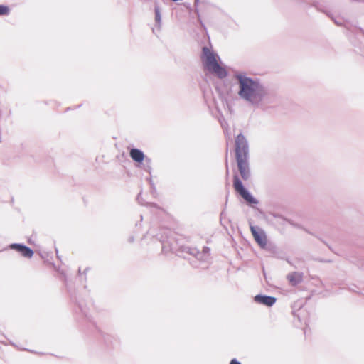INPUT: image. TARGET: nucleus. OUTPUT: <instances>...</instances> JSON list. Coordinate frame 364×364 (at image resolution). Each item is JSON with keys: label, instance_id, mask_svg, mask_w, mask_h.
Masks as SVG:
<instances>
[{"label": "nucleus", "instance_id": "obj_11", "mask_svg": "<svg viewBox=\"0 0 364 364\" xmlns=\"http://www.w3.org/2000/svg\"><path fill=\"white\" fill-rule=\"evenodd\" d=\"M9 14V6L4 4H0V16H8Z\"/></svg>", "mask_w": 364, "mask_h": 364}, {"label": "nucleus", "instance_id": "obj_16", "mask_svg": "<svg viewBox=\"0 0 364 364\" xmlns=\"http://www.w3.org/2000/svg\"><path fill=\"white\" fill-rule=\"evenodd\" d=\"M77 274H78V275H81V274H82V273L81 272V269H80V268L78 269V270H77Z\"/></svg>", "mask_w": 364, "mask_h": 364}, {"label": "nucleus", "instance_id": "obj_6", "mask_svg": "<svg viewBox=\"0 0 364 364\" xmlns=\"http://www.w3.org/2000/svg\"><path fill=\"white\" fill-rule=\"evenodd\" d=\"M250 229L255 241L261 247L264 248L267 242L264 232L261 228L255 226H251Z\"/></svg>", "mask_w": 364, "mask_h": 364}, {"label": "nucleus", "instance_id": "obj_5", "mask_svg": "<svg viewBox=\"0 0 364 364\" xmlns=\"http://www.w3.org/2000/svg\"><path fill=\"white\" fill-rule=\"evenodd\" d=\"M9 249L18 252L22 257L31 258L34 255V251L23 243H11L8 246Z\"/></svg>", "mask_w": 364, "mask_h": 364}, {"label": "nucleus", "instance_id": "obj_12", "mask_svg": "<svg viewBox=\"0 0 364 364\" xmlns=\"http://www.w3.org/2000/svg\"><path fill=\"white\" fill-rule=\"evenodd\" d=\"M155 18H156V21L158 23H161V14H160V11H159V9L158 7H156L155 9Z\"/></svg>", "mask_w": 364, "mask_h": 364}, {"label": "nucleus", "instance_id": "obj_21", "mask_svg": "<svg viewBox=\"0 0 364 364\" xmlns=\"http://www.w3.org/2000/svg\"><path fill=\"white\" fill-rule=\"evenodd\" d=\"M10 343L13 346H14V343H12L11 341H10Z\"/></svg>", "mask_w": 364, "mask_h": 364}, {"label": "nucleus", "instance_id": "obj_9", "mask_svg": "<svg viewBox=\"0 0 364 364\" xmlns=\"http://www.w3.org/2000/svg\"><path fill=\"white\" fill-rule=\"evenodd\" d=\"M287 279L292 285H296L301 281L302 277L299 273L293 272L287 276Z\"/></svg>", "mask_w": 364, "mask_h": 364}, {"label": "nucleus", "instance_id": "obj_4", "mask_svg": "<svg viewBox=\"0 0 364 364\" xmlns=\"http://www.w3.org/2000/svg\"><path fill=\"white\" fill-rule=\"evenodd\" d=\"M234 188L235 191L237 193H239L241 195V196L247 202L250 203H257V201L254 198V197L245 188L242 183V181L237 176L234 177Z\"/></svg>", "mask_w": 364, "mask_h": 364}, {"label": "nucleus", "instance_id": "obj_8", "mask_svg": "<svg viewBox=\"0 0 364 364\" xmlns=\"http://www.w3.org/2000/svg\"><path fill=\"white\" fill-rule=\"evenodd\" d=\"M131 158L136 162L141 163L144 159V153L138 149H132L130 151Z\"/></svg>", "mask_w": 364, "mask_h": 364}, {"label": "nucleus", "instance_id": "obj_17", "mask_svg": "<svg viewBox=\"0 0 364 364\" xmlns=\"http://www.w3.org/2000/svg\"><path fill=\"white\" fill-rule=\"evenodd\" d=\"M196 257H197V258H198V259H202V258L200 257V253H198V255H196Z\"/></svg>", "mask_w": 364, "mask_h": 364}, {"label": "nucleus", "instance_id": "obj_15", "mask_svg": "<svg viewBox=\"0 0 364 364\" xmlns=\"http://www.w3.org/2000/svg\"><path fill=\"white\" fill-rule=\"evenodd\" d=\"M230 364H241L240 362L237 361L235 359L231 360Z\"/></svg>", "mask_w": 364, "mask_h": 364}, {"label": "nucleus", "instance_id": "obj_1", "mask_svg": "<svg viewBox=\"0 0 364 364\" xmlns=\"http://www.w3.org/2000/svg\"><path fill=\"white\" fill-rule=\"evenodd\" d=\"M235 78L238 82L239 97L254 108L265 106L268 100V92L259 80L249 77L245 73H237Z\"/></svg>", "mask_w": 364, "mask_h": 364}, {"label": "nucleus", "instance_id": "obj_18", "mask_svg": "<svg viewBox=\"0 0 364 364\" xmlns=\"http://www.w3.org/2000/svg\"><path fill=\"white\" fill-rule=\"evenodd\" d=\"M55 252H56V254H57V257H58V258H59V259H60V257H59V255H58V249H57V248H55Z\"/></svg>", "mask_w": 364, "mask_h": 364}, {"label": "nucleus", "instance_id": "obj_20", "mask_svg": "<svg viewBox=\"0 0 364 364\" xmlns=\"http://www.w3.org/2000/svg\"><path fill=\"white\" fill-rule=\"evenodd\" d=\"M229 173V170H228V168L227 167V173L228 174Z\"/></svg>", "mask_w": 364, "mask_h": 364}, {"label": "nucleus", "instance_id": "obj_7", "mask_svg": "<svg viewBox=\"0 0 364 364\" xmlns=\"http://www.w3.org/2000/svg\"><path fill=\"white\" fill-rule=\"evenodd\" d=\"M255 301L257 303L272 306L276 302V299L269 296L257 295L255 297Z\"/></svg>", "mask_w": 364, "mask_h": 364}, {"label": "nucleus", "instance_id": "obj_3", "mask_svg": "<svg viewBox=\"0 0 364 364\" xmlns=\"http://www.w3.org/2000/svg\"><path fill=\"white\" fill-rule=\"evenodd\" d=\"M203 66L208 72L215 74L220 78H224L228 73L225 68L221 66L218 60L219 56L207 47L203 48L201 57Z\"/></svg>", "mask_w": 364, "mask_h": 364}, {"label": "nucleus", "instance_id": "obj_19", "mask_svg": "<svg viewBox=\"0 0 364 364\" xmlns=\"http://www.w3.org/2000/svg\"><path fill=\"white\" fill-rule=\"evenodd\" d=\"M84 289H87V285H85V286H84Z\"/></svg>", "mask_w": 364, "mask_h": 364}, {"label": "nucleus", "instance_id": "obj_13", "mask_svg": "<svg viewBox=\"0 0 364 364\" xmlns=\"http://www.w3.org/2000/svg\"><path fill=\"white\" fill-rule=\"evenodd\" d=\"M90 270V267H87L84 269L82 274L84 275L83 279L85 282H87V274L88 271Z\"/></svg>", "mask_w": 364, "mask_h": 364}, {"label": "nucleus", "instance_id": "obj_14", "mask_svg": "<svg viewBox=\"0 0 364 364\" xmlns=\"http://www.w3.org/2000/svg\"><path fill=\"white\" fill-rule=\"evenodd\" d=\"M209 250H209L208 248H207V247L204 248L203 251H204V255H205V257H208V256Z\"/></svg>", "mask_w": 364, "mask_h": 364}, {"label": "nucleus", "instance_id": "obj_2", "mask_svg": "<svg viewBox=\"0 0 364 364\" xmlns=\"http://www.w3.org/2000/svg\"><path fill=\"white\" fill-rule=\"evenodd\" d=\"M235 151L238 168L241 177L247 180L250 176L248 164V144L245 136L239 134L235 141Z\"/></svg>", "mask_w": 364, "mask_h": 364}, {"label": "nucleus", "instance_id": "obj_10", "mask_svg": "<svg viewBox=\"0 0 364 364\" xmlns=\"http://www.w3.org/2000/svg\"><path fill=\"white\" fill-rule=\"evenodd\" d=\"M71 299L75 303L77 306L79 311L82 313V314L88 318V314L86 310V308L81 304V302L77 299L76 296H71Z\"/></svg>", "mask_w": 364, "mask_h": 364}]
</instances>
